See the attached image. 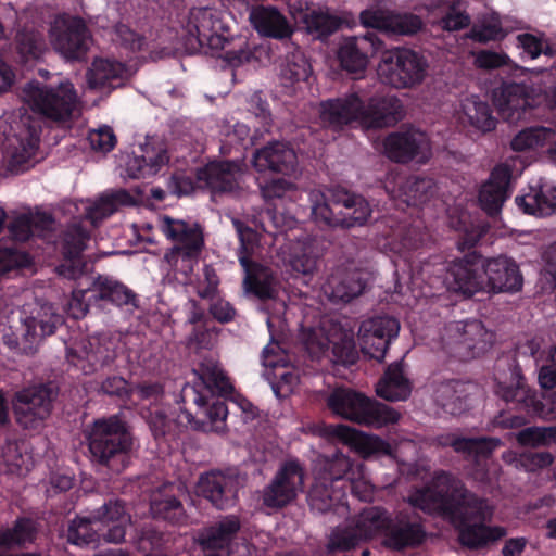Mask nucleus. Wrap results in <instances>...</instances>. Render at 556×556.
Masks as SVG:
<instances>
[{"mask_svg": "<svg viewBox=\"0 0 556 556\" xmlns=\"http://www.w3.org/2000/svg\"><path fill=\"white\" fill-rule=\"evenodd\" d=\"M406 501L409 507L399 509L394 516L379 506L364 509L357 528L366 536L381 533L384 546L396 552L418 547L426 541L425 519L417 510L441 516L457 531L459 544L471 551L506 535L504 527L489 525L494 515L489 500L467 489L451 472H435L429 485L417 489Z\"/></svg>", "mask_w": 556, "mask_h": 556, "instance_id": "f257e3e1", "label": "nucleus"}, {"mask_svg": "<svg viewBox=\"0 0 556 556\" xmlns=\"http://www.w3.org/2000/svg\"><path fill=\"white\" fill-rule=\"evenodd\" d=\"M194 379L181 389L180 401L184 404L177 417L167 409L154 404L141 409L155 441L169 442L188 426L219 432L224 430L228 408L226 397L233 392V386L219 367L217 361L205 357L192 370Z\"/></svg>", "mask_w": 556, "mask_h": 556, "instance_id": "f03ea898", "label": "nucleus"}, {"mask_svg": "<svg viewBox=\"0 0 556 556\" xmlns=\"http://www.w3.org/2000/svg\"><path fill=\"white\" fill-rule=\"evenodd\" d=\"M319 113L321 122L333 128L358 123L366 129H382L396 125L405 116L397 96L375 93L365 98L356 91L323 101Z\"/></svg>", "mask_w": 556, "mask_h": 556, "instance_id": "7ed1b4c3", "label": "nucleus"}, {"mask_svg": "<svg viewBox=\"0 0 556 556\" xmlns=\"http://www.w3.org/2000/svg\"><path fill=\"white\" fill-rule=\"evenodd\" d=\"M185 47L190 53L204 52L215 55L225 51L224 60L230 66H240L251 61L253 53L248 49V41L240 37H229L219 14L207 9L191 13L185 36Z\"/></svg>", "mask_w": 556, "mask_h": 556, "instance_id": "20e7f679", "label": "nucleus"}, {"mask_svg": "<svg viewBox=\"0 0 556 556\" xmlns=\"http://www.w3.org/2000/svg\"><path fill=\"white\" fill-rule=\"evenodd\" d=\"M84 434L92 464L117 475L130 465L134 435L118 415L94 419Z\"/></svg>", "mask_w": 556, "mask_h": 556, "instance_id": "39448f33", "label": "nucleus"}, {"mask_svg": "<svg viewBox=\"0 0 556 556\" xmlns=\"http://www.w3.org/2000/svg\"><path fill=\"white\" fill-rule=\"evenodd\" d=\"M370 215L368 201L346 189L334 188L327 193L312 194V216L320 225L352 228L363 226Z\"/></svg>", "mask_w": 556, "mask_h": 556, "instance_id": "423d86ee", "label": "nucleus"}, {"mask_svg": "<svg viewBox=\"0 0 556 556\" xmlns=\"http://www.w3.org/2000/svg\"><path fill=\"white\" fill-rule=\"evenodd\" d=\"M494 391L510 409L517 412L516 414L502 412L495 417V424L502 428L518 429L528 422L529 417H547L556 412V394H552L551 404L545 403L527 386L520 374L514 372L509 383L497 382Z\"/></svg>", "mask_w": 556, "mask_h": 556, "instance_id": "0eeeda50", "label": "nucleus"}, {"mask_svg": "<svg viewBox=\"0 0 556 556\" xmlns=\"http://www.w3.org/2000/svg\"><path fill=\"white\" fill-rule=\"evenodd\" d=\"M22 98L31 112L53 123L70 122L78 104L77 91L67 79L58 84L28 81Z\"/></svg>", "mask_w": 556, "mask_h": 556, "instance_id": "6e6552de", "label": "nucleus"}, {"mask_svg": "<svg viewBox=\"0 0 556 556\" xmlns=\"http://www.w3.org/2000/svg\"><path fill=\"white\" fill-rule=\"evenodd\" d=\"M329 409L358 425L382 428L396 424L400 413L384 403L348 388L334 389L327 399Z\"/></svg>", "mask_w": 556, "mask_h": 556, "instance_id": "1a4fd4ad", "label": "nucleus"}, {"mask_svg": "<svg viewBox=\"0 0 556 556\" xmlns=\"http://www.w3.org/2000/svg\"><path fill=\"white\" fill-rule=\"evenodd\" d=\"M161 228L166 238L174 242L165 253V261L177 271L186 275L191 273L204 247L201 227L164 216Z\"/></svg>", "mask_w": 556, "mask_h": 556, "instance_id": "9d476101", "label": "nucleus"}, {"mask_svg": "<svg viewBox=\"0 0 556 556\" xmlns=\"http://www.w3.org/2000/svg\"><path fill=\"white\" fill-rule=\"evenodd\" d=\"M377 73L381 80L396 89L419 85L427 76L428 60L409 48H393L380 51Z\"/></svg>", "mask_w": 556, "mask_h": 556, "instance_id": "9b49d317", "label": "nucleus"}, {"mask_svg": "<svg viewBox=\"0 0 556 556\" xmlns=\"http://www.w3.org/2000/svg\"><path fill=\"white\" fill-rule=\"evenodd\" d=\"M60 393L56 382L33 384L15 392L13 412L16 424L26 430H36L52 413Z\"/></svg>", "mask_w": 556, "mask_h": 556, "instance_id": "f8f14e48", "label": "nucleus"}, {"mask_svg": "<svg viewBox=\"0 0 556 556\" xmlns=\"http://www.w3.org/2000/svg\"><path fill=\"white\" fill-rule=\"evenodd\" d=\"M53 50L71 62H81L92 45V34L83 17L67 13L55 16L49 28Z\"/></svg>", "mask_w": 556, "mask_h": 556, "instance_id": "ddd939ff", "label": "nucleus"}, {"mask_svg": "<svg viewBox=\"0 0 556 556\" xmlns=\"http://www.w3.org/2000/svg\"><path fill=\"white\" fill-rule=\"evenodd\" d=\"M351 462L348 457L340 456L327 459L315 472L314 482L308 492V504L312 509L319 513L329 511L343 495V484L350 480Z\"/></svg>", "mask_w": 556, "mask_h": 556, "instance_id": "4468645a", "label": "nucleus"}, {"mask_svg": "<svg viewBox=\"0 0 556 556\" xmlns=\"http://www.w3.org/2000/svg\"><path fill=\"white\" fill-rule=\"evenodd\" d=\"M63 324L62 315L53 312L51 306H41L24 320L21 334L13 331L5 332L2 336V341L17 354H34L39 342L43 338L54 334Z\"/></svg>", "mask_w": 556, "mask_h": 556, "instance_id": "2eb2a0df", "label": "nucleus"}, {"mask_svg": "<svg viewBox=\"0 0 556 556\" xmlns=\"http://www.w3.org/2000/svg\"><path fill=\"white\" fill-rule=\"evenodd\" d=\"M304 485V468L299 459L283 462L262 494V503L271 509H281L291 504Z\"/></svg>", "mask_w": 556, "mask_h": 556, "instance_id": "dca6fc26", "label": "nucleus"}, {"mask_svg": "<svg viewBox=\"0 0 556 556\" xmlns=\"http://www.w3.org/2000/svg\"><path fill=\"white\" fill-rule=\"evenodd\" d=\"M240 528L239 518L230 515L204 529L198 540L203 556H251L248 544L232 545Z\"/></svg>", "mask_w": 556, "mask_h": 556, "instance_id": "f3484780", "label": "nucleus"}, {"mask_svg": "<svg viewBox=\"0 0 556 556\" xmlns=\"http://www.w3.org/2000/svg\"><path fill=\"white\" fill-rule=\"evenodd\" d=\"M245 164L241 160H214L197 172V179L212 194H238L242 190Z\"/></svg>", "mask_w": 556, "mask_h": 556, "instance_id": "a211bd4d", "label": "nucleus"}, {"mask_svg": "<svg viewBox=\"0 0 556 556\" xmlns=\"http://www.w3.org/2000/svg\"><path fill=\"white\" fill-rule=\"evenodd\" d=\"M483 256L469 252L448 264L444 283L454 292L471 298L484 290Z\"/></svg>", "mask_w": 556, "mask_h": 556, "instance_id": "6ab92c4d", "label": "nucleus"}, {"mask_svg": "<svg viewBox=\"0 0 556 556\" xmlns=\"http://www.w3.org/2000/svg\"><path fill=\"white\" fill-rule=\"evenodd\" d=\"M383 151L395 163H426L430 154V142L425 132L409 128L389 134L383 140Z\"/></svg>", "mask_w": 556, "mask_h": 556, "instance_id": "aec40b11", "label": "nucleus"}, {"mask_svg": "<svg viewBox=\"0 0 556 556\" xmlns=\"http://www.w3.org/2000/svg\"><path fill=\"white\" fill-rule=\"evenodd\" d=\"M116 357L117 344L108 337L92 338L80 351L74 348L66 350L67 362L79 368L85 375L113 365Z\"/></svg>", "mask_w": 556, "mask_h": 556, "instance_id": "412c9836", "label": "nucleus"}, {"mask_svg": "<svg viewBox=\"0 0 556 556\" xmlns=\"http://www.w3.org/2000/svg\"><path fill=\"white\" fill-rule=\"evenodd\" d=\"M384 42L372 31L363 36L346 37L338 50V60L341 67L350 73H359L366 70L369 58L382 51Z\"/></svg>", "mask_w": 556, "mask_h": 556, "instance_id": "4be33fe9", "label": "nucleus"}, {"mask_svg": "<svg viewBox=\"0 0 556 556\" xmlns=\"http://www.w3.org/2000/svg\"><path fill=\"white\" fill-rule=\"evenodd\" d=\"M361 24L389 35L412 36L421 30L422 20L414 13H393L377 8L363 10L359 14Z\"/></svg>", "mask_w": 556, "mask_h": 556, "instance_id": "5701e85b", "label": "nucleus"}, {"mask_svg": "<svg viewBox=\"0 0 556 556\" xmlns=\"http://www.w3.org/2000/svg\"><path fill=\"white\" fill-rule=\"evenodd\" d=\"M184 494L180 484L167 482L162 484L150 496V513L153 519L162 520L172 526L188 523V515L180 500Z\"/></svg>", "mask_w": 556, "mask_h": 556, "instance_id": "b1692460", "label": "nucleus"}, {"mask_svg": "<svg viewBox=\"0 0 556 556\" xmlns=\"http://www.w3.org/2000/svg\"><path fill=\"white\" fill-rule=\"evenodd\" d=\"M484 289L493 293H515L521 290L523 277L518 264L507 256L483 260Z\"/></svg>", "mask_w": 556, "mask_h": 556, "instance_id": "393cba45", "label": "nucleus"}, {"mask_svg": "<svg viewBox=\"0 0 556 556\" xmlns=\"http://www.w3.org/2000/svg\"><path fill=\"white\" fill-rule=\"evenodd\" d=\"M369 274L359 268L337 267L324 285V292L333 303H349L366 289Z\"/></svg>", "mask_w": 556, "mask_h": 556, "instance_id": "a878e982", "label": "nucleus"}, {"mask_svg": "<svg viewBox=\"0 0 556 556\" xmlns=\"http://www.w3.org/2000/svg\"><path fill=\"white\" fill-rule=\"evenodd\" d=\"M447 331L457 345V354L463 358L478 357L489 348L491 334L481 320L456 321L448 326Z\"/></svg>", "mask_w": 556, "mask_h": 556, "instance_id": "bb28decb", "label": "nucleus"}, {"mask_svg": "<svg viewBox=\"0 0 556 556\" xmlns=\"http://www.w3.org/2000/svg\"><path fill=\"white\" fill-rule=\"evenodd\" d=\"M238 489V479L219 470L201 475L198 482L200 495L210 501L217 509H227L235 506Z\"/></svg>", "mask_w": 556, "mask_h": 556, "instance_id": "cd10ccee", "label": "nucleus"}, {"mask_svg": "<svg viewBox=\"0 0 556 556\" xmlns=\"http://www.w3.org/2000/svg\"><path fill=\"white\" fill-rule=\"evenodd\" d=\"M252 163L258 173L290 176L296 170L298 156L289 143L273 141L254 151Z\"/></svg>", "mask_w": 556, "mask_h": 556, "instance_id": "c85d7f7f", "label": "nucleus"}, {"mask_svg": "<svg viewBox=\"0 0 556 556\" xmlns=\"http://www.w3.org/2000/svg\"><path fill=\"white\" fill-rule=\"evenodd\" d=\"M169 162L165 144L157 140H147L126 163V172L132 179L156 175Z\"/></svg>", "mask_w": 556, "mask_h": 556, "instance_id": "c756f323", "label": "nucleus"}, {"mask_svg": "<svg viewBox=\"0 0 556 556\" xmlns=\"http://www.w3.org/2000/svg\"><path fill=\"white\" fill-rule=\"evenodd\" d=\"M511 170L507 165H496L489 179L479 189L481 208L490 216L497 215L510 195Z\"/></svg>", "mask_w": 556, "mask_h": 556, "instance_id": "7c9ffc66", "label": "nucleus"}, {"mask_svg": "<svg viewBox=\"0 0 556 556\" xmlns=\"http://www.w3.org/2000/svg\"><path fill=\"white\" fill-rule=\"evenodd\" d=\"M90 296L99 308L108 303L116 307H127L130 311L139 308L138 295L126 285L110 276L98 275L93 279Z\"/></svg>", "mask_w": 556, "mask_h": 556, "instance_id": "2f4dec72", "label": "nucleus"}, {"mask_svg": "<svg viewBox=\"0 0 556 556\" xmlns=\"http://www.w3.org/2000/svg\"><path fill=\"white\" fill-rule=\"evenodd\" d=\"M515 204L527 215L552 216L556 214V186L542 180L535 185H529L515 198Z\"/></svg>", "mask_w": 556, "mask_h": 556, "instance_id": "473e14b6", "label": "nucleus"}, {"mask_svg": "<svg viewBox=\"0 0 556 556\" xmlns=\"http://www.w3.org/2000/svg\"><path fill=\"white\" fill-rule=\"evenodd\" d=\"M492 99L498 110L514 118L520 117V112H526L531 106L530 88L523 83L503 81L492 91Z\"/></svg>", "mask_w": 556, "mask_h": 556, "instance_id": "72a5a7b5", "label": "nucleus"}, {"mask_svg": "<svg viewBox=\"0 0 556 556\" xmlns=\"http://www.w3.org/2000/svg\"><path fill=\"white\" fill-rule=\"evenodd\" d=\"M90 233L80 223L68 224L61 232L60 245L63 260L71 264V276L81 271L83 252L87 248Z\"/></svg>", "mask_w": 556, "mask_h": 556, "instance_id": "f704fd0d", "label": "nucleus"}, {"mask_svg": "<svg viewBox=\"0 0 556 556\" xmlns=\"http://www.w3.org/2000/svg\"><path fill=\"white\" fill-rule=\"evenodd\" d=\"M393 197L400 199L409 206H419L428 202L437 193V185L430 177L412 175L400 177L395 181Z\"/></svg>", "mask_w": 556, "mask_h": 556, "instance_id": "c9c22d12", "label": "nucleus"}, {"mask_svg": "<svg viewBox=\"0 0 556 556\" xmlns=\"http://www.w3.org/2000/svg\"><path fill=\"white\" fill-rule=\"evenodd\" d=\"M124 64L109 59H96L87 74L91 89L111 92L124 86L126 80Z\"/></svg>", "mask_w": 556, "mask_h": 556, "instance_id": "e433bc0d", "label": "nucleus"}, {"mask_svg": "<svg viewBox=\"0 0 556 556\" xmlns=\"http://www.w3.org/2000/svg\"><path fill=\"white\" fill-rule=\"evenodd\" d=\"M250 20L258 34L276 39L289 38L293 29L276 8L260 7L251 12Z\"/></svg>", "mask_w": 556, "mask_h": 556, "instance_id": "4c0bfd02", "label": "nucleus"}, {"mask_svg": "<svg viewBox=\"0 0 556 556\" xmlns=\"http://www.w3.org/2000/svg\"><path fill=\"white\" fill-rule=\"evenodd\" d=\"M39 131L35 127L27 129L26 136L17 138V144L7 151V169L20 174L33 166V157L39 148Z\"/></svg>", "mask_w": 556, "mask_h": 556, "instance_id": "58836bf2", "label": "nucleus"}, {"mask_svg": "<svg viewBox=\"0 0 556 556\" xmlns=\"http://www.w3.org/2000/svg\"><path fill=\"white\" fill-rule=\"evenodd\" d=\"M410 392L412 384L401 363L389 365L376 386L377 395L390 402L405 401Z\"/></svg>", "mask_w": 556, "mask_h": 556, "instance_id": "ea45409f", "label": "nucleus"}, {"mask_svg": "<svg viewBox=\"0 0 556 556\" xmlns=\"http://www.w3.org/2000/svg\"><path fill=\"white\" fill-rule=\"evenodd\" d=\"M242 268L244 270L243 285L247 292L260 300H270L276 296L275 276L269 267L252 261Z\"/></svg>", "mask_w": 556, "mask_h": 556, "instance_id": "a19ab883", "label": "nucleus"}, {"mask_svg": "<svg viewBox=\"0 0 556 556\" xmlns=\"http://www.w3.org/2000/svg\"><path fill=\"white\" fill-rule=\"evenodd\" d=\"M439 444L451 446L455 452L469 456H488L501 445V440L492 437L466 438L446 434L439 438Z\"/></svg>", "mask_w": 556, "mask_h": 556, "instance_id": "79ce46f5", "label": "nucleus"}, {"mask_svg": "<svg viewBox=\"0 0 556 556\" xmlns=\"http://www.w3.org/2000/svg\"><path fill=\"white\" fill-rule=\"evenodd\" d=\"M400 323L391 316H377L362 323L359 333L365 334L367 346H372L374 340H379L381 345L391 343L397 338Z\"/></svg>", "mask_w": 556, "mask_h": 556, "instance_id": "37998d69", "label": "nucleus"}, {"mask_svg": "<svg viewBox=\"0 0 556 556\" xmlns=\"http://www.w3.org/2000/svg\"><path fill=\"white\" fill-rule=\"evenodd\" d=\"M15 47L22 62L36 61L47 50L43 34L33 27H23L16 33Z\"/></svg>", "mask_w": 556, "mask_h": 556, "instance_id": "c03bdc74", "label": "nucleus"}, {"mask_svg": "<svg viewBox=\"0 0 556 556\" xmlns=\"http://www.w3.org/2000/svg\"><path fill=\"white\" fill-rule=\"evenodd\" d=\"M100 522L96 518L77 517L67 528V541L80 547L100 543Z\"/></svg>", "mask_w": 556, "mask_h": 556, "instance_id": "a18cd8bd", "label": "nucleus"}, {"mask_svg": "<svg viewBox=\"0 0 556 556\" xmlns=\"http://www.w3.org/2000/svg\"><path fill=\"white\" fill-rule=\"evenodd\" d=\"M37 536V528L33 519L20 517L12 528L0 531V547L11 548L34 543Z\"/></svg>", "mask_w": 556, "mask_h": 556, "instance_id": "49530a36", "label": "nucleus"}, {"mask_svg": "<svg viewBox=\"0 0 556 556\" xmlns=\"http://www.w3.org/2000/svg\"><path fill=\"white\" fill-rule=\"evenodd\" d=\"M312 67L304 54L295 51L286 56L281 64L280 78L285 86H292L295 83L304 81L308 78Z\"/></svg>", "mask_w": 556, "mask_h": 556, "instance_id": "de8ad7c7", "label": "nucleus"}, {"mask_svg": "<svg viewBox=\"0 0 556 556\" xmlns=\"http://www.w3.org/2000/svg\"><path fill=\"white\" fill-rule=\"evenodd\" d=\"M464 111L471 126L482 132H489L496 128L497 119L488 102L481 100L468 101L464 105Z\"/></svg>", "mask_w": 556, "mask_h": 556, "instance_id": "09e8293b", "label": "nucleus"}, {"mask_svg": "<svg viewBox=\"0 0 556 556\" xmlns=\"http://www.w3.org/2000/svg\"><path fill=\"white\" fill-rule=\"evenodd\" d=\"M448 264L443 261L441 255H429L428 257H418L417 264L412 266L414 275L428 283L434 281H444Z\"/></svg>", "mask_w": 556, "mask_h": 556, "instance_id": "8fccbe9b", "label": "nucleus"}, {"mask_svg": "<svg viewBox=\"0 0 556 556\" xmlns=\"http://www.w3.org/2000/svg\"><path fill=\"white\" fill-rule=\"evenodd\" d=\"M131 199L126 190H119L111 195L100 199L98 203L89 207L86 212V218L93 225L106 218L117 210L118 204H125Z\"/></svg>", "mask_w": 556, "mask_h": 556, "instance_id": "3c124183", "label": "nucleus"}, {"mask_svg": "<svg viewBox=\"0 0 556 556\" xmlns=\"http://www.w3.org/2000/svg\"><path fill=\"white\" fill-rule=\"evenodd\" d=\"M306 27L309 34L319 39L327 38L342 25V20L329 13L313 11L306 16Z\"/></svg>", "mask_w": 556, "mask_h": 556, "instance_id": "603ef678", "label": "nucleus"}, {"mask_svg": "<svg viewBox=\"0 0 556 556\" xmlns=\"http://www.w3.org/2000/svg\"><path fill=\"white\" fill-rule=\"evenodd\" d=\"M240 247L238 249V260L241 266H248L252 262V256L258 247L260 238L256 230L247 226L240 220H235Z\"/></svg>", "mask_w": 556, "mask_h": 556, "instance_id": "864d4df0", "label": "nucleus"}, {"mask_svg": "<svg viewBox=\"0 0 556 556\" xmlns=\"http://www.w3.org/2000/svg\"><path fill=\"white\" fill-rule=\"evenodd\" d=\"M549 130L545 127H528L520 130L510 141V148L517 152L543 147Z\"/></svg>", "mask_w": 556, "mask_h": 556, "instance_id": "5fc2aeb1", "label": "nucleus"}, {"mask_svg": "<svg viewBox=\"0 0 556 556\" xmlns=\"http://www.w3.org/2000/svg\"><path fill=\"white\" fill-rule=\"evenodd\" d=\"M29 263L30 257L26 252L20 251L14 247L0 245V275L15 268L26 267Z\"/></svg>", "mask_w": 556, "mask_h": 556, "instance_id": "6e6d98bb", "label": "nucleus"}, {"mask_svg": "<svg viewBox=\"0 0 556 556\" xmlns=\"http://www.w3.org/2000/svg\"><path fill=\"white\" fill-rule=\"evenodd\" d=\"M257 185L266 201L280 199L294 188V185L286 178H258Z\"/></svg>", "mask_w": 556, "mask_h": 556, "instance_id": "4d7b16f0", "label": "nucleus"}, {"mask_svg": "<svg viewBox=\"0 0 556 556\" xmlns=\"http://www.w3.org/2000/svg\"><path fill=\"white\" fill-rule=\"evenodd\" d=\"M332 354L336 363L345 367L356 364L359 354L353 338H344L333 344Z\"/></svg>", "mask_w": 556, "mask_h": 556, "instance_id": "13d9d810", "label": "nucleus"}, {"mask_svg": "<svg viewBox=\"0 0 556 556\" xmlns=\"http://www.w3.org/2000/svg\"><path fill=\"white\" fill-rule=\"evenodd\" d=\"M91 286L86 290H75L68 302V314L74 319L84 318L91 306H96L93 298L90 296Z\"/></svg>", "mask_w": 556, "mask_h": 556, "instance_id": "bf43d9fd", "label": "nucleus"}, {"mask_svg": "<svg viewBox=\"0 0 556 556\" xmlns=\"http://www.w3.org/2000/svg\"><path fill=\"white\" fill-rule=\"evenodd\" d=\"M215 336L214 328H211L208 324L198 325L193 327L192 332L189 334L187 344L190 349L194 350H211Z\"/></svg>", "mask_w": 556, "mask_h": 556, "instance_id": "052dcab7", "label": "nucleus"}, {"mask_svg": "<svg viewBox=\"0 0 556 556\" xmlns=\"http://www.w3.org/2000/svg\"><path fill=\"white\" fill-rule=\"evenodd\" d=\"M89 141L93 150L104 153L112 151L117 143L116 136L110 126L92 131L89 135Z\"/></svg>", "mask_w": 556, "mask_h": 556, "instance_id": "680f3d73", "label": "nucleus"}, {"mask_svg": "<svg viewBox=\"0 0 556 556\" xmlns=\"http://www.w3.org/2000/svg\"><path fill=\"white\" fill-rule=\"evenodd\" d=\"M137 394L140 400L150 401L157 404L164 396L165 389L164 384L160 381H142L135 386L131 393Z\"/></svg>", "mask_w": 556, "mask_h": 556, "instance_id": "e2e57ef3", "label": "nucleus"}, {"mask_svg": "<svg viewBox=\"0 0 556 556\" xmlns=\"http://www.w3.org/2000/svg\"><path fill=\"white\" fill-rule=\"evenodd\" d=\"M101 391L109 396H116L123 401L128 400L131 394L128 382L121 376H111L103 380Z\"/></svg>", "mask_w": 556, "mask_h": 556, "instance_id": "0e129e2a", "label": "nucleus"}, {"mask_svg": "<svg viewBox=\"0 0 556 556\" xmlns=\"http://www.w3.org/2000/svg\"><path fill=\"white\" fill-rule=\"evenodd\" d=\"M126 519L110 521L108 523H100V541L103 540L109 543H122L126 535Z\"/></svg>", "mask_w": 556, "mask_h": 556, "instance_id": "69168bd1", "label": "nucleus"}, {"mask_svg": "<svg viewBox=\"0 0 556 556\" xmlns=\"http://www.w3.org/2000/svg\"><path fill=\"white\" fill-rule=\"evenodd\" d=\"M9 231L14 240L20 242L28 241L33 237L31 218L29 213L16 216L9 224Z\"/></svg>", "mask_w": 556, "mask_h": 556, "instance_id": "338daca9", "label": "nucleus"}, {"mask_svg": "<svg viewBox=\"0 0 556 556\" xmlns=\"http://www.w3.org/2000/svg\"><path fill=\"white\" fill-rule=\"evenodd\" d=\"M548 361L549 364L542 366L539 374V383L545 390L556 388V346L549 351Z\"/></svg>", "mask_w": 556, "mask_h": 556, "instance_id": "774afa93", "label": "nucleus"}]
</instances>
